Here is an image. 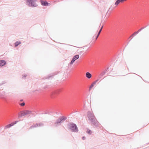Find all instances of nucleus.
<instances>
[{"instance_id":"nucleus-1","label":"nucleus","mask_w":149,"mask_h":149,"mask_svg":"<svg viewBox=\"0 0 149 149\" xmlns=\"http://www.w3.org/2000/svg\"><path fill=\"white\" fill-rule=\"evenodd\" d=\"M87 115L88 120L91 122L92 124L94 127L98 128L100 125L99 122L97 120L94 114L91 111H88L87 113Z\"/></svg>"},{"instance_id":"nucleus-2","label":"nucleus","mask_w":149,"mask_h":149,"mask_svg":"<svg viewBox=\"0 0 149 149\" xmlns=\"http://www.w3.org/2000/svg\"><path fill=\"white\" fill-rule=\"evenodd\" d=\"M68 129L72 132H77L79 131L77 125L72 122H70L68 124Z\"/></svg>"},{"instance_id":"nucleus-3","label":"nucleus","mask_w":149,"mask_h":149,"mask_svg":"<svg viewBox=\"0 0 149 149\" xmlns=\"http://www.w3.org/2000/svg\"><path fill=\"white\" fill-rule=\"evenodd\" d=\"M37 0H27L26 1V5L31 7H35L38 6V5L36 3Z\"/></svg>"},{"instance_id":"nucleus-4","label":"nucleus","mask_w":149,"mask_h":149,"mask_svg":"<svg viewBox=\"0 0 149 149\" xmlns=\"http://www.w3.org/2000/svg\"><path fill=\"white\" fill-rule=\"evenodd\" d=\"M67 119V118L64 116H61L59 117L56 119V126L61 125Z\"/></svg>"},{"instance_id":"nucleus-5","label":"nucleus","mask_w":149,"mask_h":149,"mask_svg":"<svg viewBox=\"0 0 149 149\" xmlns=\"http://www.w3.org/2000/svg\"><path fill=\"white\" fill-rule=\"evenodd\" d=\"M32 113V111L29 110H23L21 111V113H19L18 114V118H19L22 116H24L25 115L30 114Z\"/></svg>"},{"instance_id":"nucleus-6","label":"nucleus","mask_w":149,"mask_h":149,"mask_svg":"<svg viewBox=\"0 0 149 149\" xmlns=\"http://www.w3.org/2000/svg\"><path fill=\"white\" fill-rule=\"evenodd\" d=\"M40 2L41 5L45 6H48L50 5V3L45 0H40Z\"/></svg>"},{"instance_id":"nucleus-7","label":"nucleus","mask_w":149,"mask_h":149,"mask_svg":"<svg viewBox=\"0 0 149 149\" xmlns=\"http://www.w3.org/2000/svg\"><path fill=\"white\" fill-rule=\"evenodd\" d=\"M79 55L78 54L74 56L72 58V60H71L70 64L71 65H72L73 64L74 62L77 60L79 58Z\"/></svg>"},{"instance_id":"nucleus-8","label":"nucleus","mask_w":149,"mask_h":149,"mask_svg":"<svg viewBox=\"0 0 149 149\" xmlns=\"http://www.w3.org/2000/svg\"><path fill=\"white\" fill-rule=\"evenodd\" d=\"M44 124L41 123H36L35 124H33V125H32L31 126L30 128L31 129L32 128H33L34 127H40L41 126H43Z\"/></svg>"},{"instance_id":"nucleus-9","label":"nucleus","mask_w":149,"mask_h":149,"mask_svg":"<svg viewBox=\"0 0 149 149\" xmlns=\"http://www.w3.org/2000/svg\"><path fill=\"white\" fill-rule=\"evenodd\" d=\"M146 27H143L141 28V29H139L138 31L135 32L131 36V37H132L133 38L134 36L136 35L137 34H138L140 31H141L143 29H144Z\"/></svg>"},{"instance_id":"nucleus-10","label":"nucleus","mask_w":149,"mask_h":149,"mask_svg":"<svg viewBox=\"0 0 149 149\" xmlns=\"http://www.w3.org/2000/svg\"><path fill=\"white\" fill-rule=\"evenodd\" d=\"M6 64V61L4 60H0V66L2 67L5 65Z\"/></svg>"},{"instance_id":"nucleus-11","label":"nucleus","mask_w":149,"mask_h":149,"mask_svg":"<svg viewBox=\"0 0 149 149\" xmlns=\"http://www.w3.org/2000/svg\"><path fill=\"white\" fill-rule=\"evenodd\" d=\"M55 73H54L53 74H49L47 76L45 77V78H44L43 79H52L53 77V76L55 75Z\"/></svg>"},{"instance_id":"nucleus-12","label":"nucleus","mask_w":149,"mask_h":149,"mask_svg":"<svg viewBox=\"0 0 149 149\" xmlns=\"http://www.w3.org/2000/svg\"><path fill=\"white\" fill-rule=\"evenodd\" d=\"M86 76L88 79H90L92 75L89 72H87L86 73Z\"/></svg>"},{"instance_id":"nucleus-13","label":"nucleus","mask_w":149,"mask_h":149,"mask_svg":"<svg viewBox=\"0 0 149 149\" xmlns=\"http://www.w3.org/2000/svg\"><path fill=\"white\" fill-rule=\"evenodd\" d=\"M21 42L20 41H16L15 43V47L18 46L19 44H21Z\"/></svg>"},{"instance_id":"nucleus-14","label":"nucleus","mask_w":149,"mask_h":149,"mask_svg":"<svg viewBox=\"0 0 149 149\" xmlns=\"http://www.w3.org/2000/svg\"><path fill=\"white\" fill-rule=\"evenodd\" d=\"M50 96L52 98H54L55 96V93L53 91L51 92L50 94Z\"/></svg>"},{"instance_id":"nucleus-15","label":"nucleus","mask_w":149,"mask_h":149,"mask_svg":"<svg viewBox=\"0 0 149 149\" xmlns=\"http://www.w3.org/2000/svg\"><path fill=\"white\" fill-rule=\"evenodd\" d=\"M124 1V0H117L115 3V4L116 5H118L120 2Z\"/></svg>"},{"instance_id":"nucleus-16","label":"nucleus","mask_w":149,"mask_h":149,"mask_svg":"<svg viewBox=\"0 0 149 149\" xmlns=\"http://www.w3.org/2000/svg\"><path fill=\"white\" fill-rule=\"evenodd\" d=\"M96 84V82H94L91 84V86L89 88V91H90L91 88L94 86V85Z\"/></svg>"},{"instance_id":"nucleus-17","label":"nucleus","mask_w":149,"mask_h":149,"mask_svg":"<svg viewBox=\"0 0 149 149\" xmlns=\"http://www.w3.org/2000/svg\"><path fill=\"white\" fill-rule=\"evenodd\" d=\"M18 121H15L13 122H12L10 124V125H11V127L14 125L15 124H16L18 122Z\"/></svg>"},{"instance_id":"nucleus-18","label":"nucleus","mask_w":149,"mask_h":149,"mask_svg":"<svg viewBox=\"0 0 149 149\" xmlns=\"http://www.w3.org/2000/svg\"><path fill=\"white\" fill-rule=\"evenodd\" d=\"M102 27H103V26H102L101 27V28L99 30V32H98V33L97 36V37H96V39H97L98 37L100 35V34L101 32V31L102 30Z\"/></svg>"},{"instance_id":"nucleus-19","label":"nucleus","mask_w":149,"mask_h":149,"mask_svg":"<svg viewBox=\"0 0 149 149\" xmlns=\"http://www.w3.org/2000/svg\"><path fill=\"white\" fill-rule=\"evenodd\" d=\"M108 69V68L107 69H106L105 70H104L100 74V75L101 76H103L105 74V73H106L107 71V70Z\"/></svg>"},{"instance_id":"nucleus-20","label":"nucleus","mask_w":149,"mask_h":149,"mask_svg":"<svg viewBox=\"0 0 149 149\" xmlns=\"http://www.w3.org/2000/svg\"><path fill=\"white\" fill-rule=\"evenodd\" d=\"M45 114H47V113L50 114V115H52V116H54V117H55V116H54V115H55V114H53V113L52 112H50L49 111H48L45 112Z\"/></svg>"},{"instance_id":"nucleus-21","label":"nucleus","mask_w":149,"mask_h":149,"mask_svg":"<svg viewBox=\"0 0 149 149\" xmlns=\"http://www.w3.org/2000/svg\"><path fill=\"white\" fill-rule=\"evenodd\" d=\"M11 127V125H10V124H9L7 125H6V126L5 127L4 129H6L9 128H10Z\"/></svg>"},{"instance_id":"nucleus-22","label":"nucleus","mask_w":149,"mask_h":149,"mask_svg":"<svg viewBox=\"0 0 149 149\" xmlns=\"http://www.w3.org/2000/svg\"><path fill=\"white\" fill-rule=\"evenodd\" d=\"M86 132L88 134H91L92 132L91 130H90L89 129H87Z\"/></svg>"},{"instance_id":"nucleus-23","label":"nucleus","mask_w":149,"mask_h":149,"mask_svg":"<svg viewBox=\"0 0 149 149\" xmlns=\"http://www.w3.org/2000/svg\"><path fill=\"white\" fill-rule=\"evenodd\" d=\"M22 79H25L27 75L26 74H23L22 75Z\"/></svg>"},{"instance_id":"nucleus-24","label":"nucleus","mask_w":149,"mask_h":149,"mask_svg":"<svg viewBox=\"0 0 149 149\" xmlns=\"http://www.w3.org/2000/svg\"><path fill=\"white\" fill-rule=\"evenodd\" d=\"M25 104V103L24 102H23L22 103H21L19 104V105L21 106H24Z\"/></svg>"},{"instance_id":"nucleus-25","label":"nucleus","mask_w":149,"mask_h":149,"mask_svg":"<svg viewBox=\"0 0 149 149\" xmlns=\"http://www.w3.org/2000/svg\"><path fill=\"white\" fill-rule=\"evenodd\" d=\"M82 139L83 140H84L86 139V137L84 136H83L82 137Z\"/></svg>"},{"instance_id":"nucleus-26","label":"nucleus","mask_w":149,"mask_h":149,"mask_svg":"<svg viewBox=\"0 0 149 149\" xmlns=\"http://www.w3.org/2000/svg\"><path fill=\"white\" fill-rule=\"evenodd\" d=\"M56 94H57V93L58 92H59V91H58V90L56 89Z\"/></svg>"},{"instance_id":"nucleus-27","label":"nucleus","mask_w":149,"mask_h":149,"mask_svg":"<svg viewBox=\"0 0 149 149\" xmlns=\"http://www.w3.org/2000/svg\"><path fill=\"white\" fill-rule=\"evenodd\" d=\"M23 101V100L22 99H21L20 100V102H22Z\"/></svg>"},{"instance_id":"nucleus-28","label":"nucleus","mask_w":149,"mask_h":149,"mask_svg":"<svg viewBox=\"0 0 149 149\" xmlns=\"http://www.w3.org/2000/svg\"><path fill=\"white\" fill-rule=\"evenodd\" d=\"M98 80H97L95 81L94 82H96V83L98 81Z\"/></svg>"},{"instance_id":"nucleus-29","label":"nucleus","mask_w":149,"mask_h":149,"mask_svg":"<svg viewBox=\"0 0 149 149\" xmlns=\"http://www.w3.org/2000/svg\"><path fill=\"white\" fill-rule=\"evenodd\" d=\"M110 9H112V8H111V7H110L109 8V10H110Z\"/></svg>"},{"instance_id":"nucleus-30","label":"nucleus","mask_w":149,"mask_h":149,"mask_svg":"<svg viewBox=\"0 0 149 149\" xmlns=\"http://www.w3.org/2000/svg\"><path fill=\"white\" fill-rule=\"evenodd\" d=\"M2 84H0V86L2 85Z\"/></svg>"},{"instance_id":"nucleus-31","label":"nucleus","mask_w":149,"mask_h":149,"mask_svg":"<svg viewBox=\"0 0 149 149\" xmlns=\"http://www.w3.org/2000/svg\"><path fill=\"white\" fill-rule=\"evenodd\" d=\"M55 124H56V122H55Z\"/></svg>"}]
</instances>
